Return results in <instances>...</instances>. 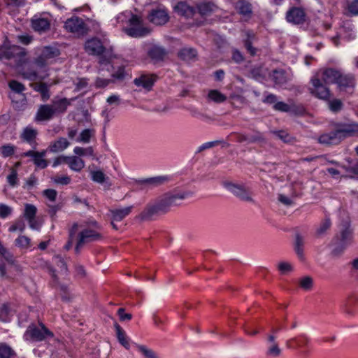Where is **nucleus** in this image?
Masks as SVG:
<instances>
[{"label":"nucleus","mask_w":358,"mask_h":358,"mask_svg":"<svg viewBox=\"0 0 358 358\" xmlns=\"http://www.w3.org/2000/svg\"><path fill=\"white\" fill-rule=\"evenodd\" d=\"M108 43L109 41L106 38L92 37L85 41L84 49L89 55L99 57L101 65H106L110 63Z\"/></svg>","instance_id":"nucleus-1"},{"label":"nucleus","mask_w":358,"mask_h":358,"mask_svg":"<svg viewBox=\"0 0 358 358\" xmlns=\"http://www.w3.org/2000/svg\"><path fill=\"white\" fill-rule=\"evenodd\" d=\"M357 131H358V124H341L335 130L320 135L318 142L323 145H338L345 138L352 136Z\"/></svg>","instance_id":"nucleus-2"},{"label":"nucleus","mask_w":358,"mask_h":358,"mask_svg":"<svg viewBox=\"0 0 358 358\" xmlns=\"http://www.w3.org/2000/svg\"><path fill=\"white\" fill-rule=\"evenodd\" d=\"M82 229L78 235V240L75 247V252L79 254L80 248L86 243L96 241L101 238V234L97 231L100 229L99 225L96 221H92L87 223L86 226L78 224V228Z\"/></svg>","instance_id":"nucleus-3"},{"label":"nucleus","mask_w":358,"mask_h":358,"mask_svg":"<svg viewBox=\"0 0 358 358\" xmlns=\"http://www.w3.org/2000/svg\"><path fill=\"white\" fill-rule=\"evenodd\" d=\"M334 248L331 254L338 257L353 242V231L349 225H343L333 239Z\"/></svg>","instance_id":"nucleus-4"},{"label":"nucleus","mask_w":358,"mask_h":358,"mask_svg":"<svg viewBox=\"0 0 358 358\" xmlns=\"http://www.w3.org/2000/svg\"><path fill=\"white\" fill-rule=\"evenodd\" d=\"M187 196V194L185 192L167 194L154 201L162 215L166 213L172 206L178 205V201L184 199Z\"/></svg>","instance_id":"nucleus-5"},{"label":"nucleus","mask_w":358,"mask_h":358,"mask_svg":"<svg viewBox=\"0 0 358 358\" xmlns=\"http://www.w3.org/2000/svg\"><path fill=\"white\" fill-rule=\"evenodd\" d=\"M129 25L124 30L128 36L133 38L144 37L151 32L150 29L143 26L141 18L136 15H132L129 20Z\"/></svg>","instance_id":"nucleus-6"},{"label":"nucleus","mask_w":358,"mask_h":358,"mask_svg":"<svg viewBox=\"0 0 358 358\" xmlns=\"http://www.w3.org/2000/svg\"><path fill=\"white\" fill-rule=\"evenodd\" d=\"M53 336V333L41 322L39 323L38 327L29 326L24 334L27 340L36 342L52 338Z\"/></svg>","instance_id":"nucleus-7"},{"label":"nucleus","mask_w":358,"mask_h":358,"mask_svg":"<svg viewBox=\"0 0 358 358\" xmlns=\"http://www.w3.org/2000/svg\"><path fill=\"white\" fill-rule=\"evenodd\" d=\"M310 83L311 87H309V91L311 94L320 99L329 100L331 93L328 85H326L316 76L311 78Z\"/></svg>","instance_id":"nucleus-8"},{"label":"nucleus","mask_w":358,"mask_h":358,"mask_svg":"<svg viewBox=\"0 0 358 358\" xmlns=\"http://www.w3.org/2000/svg\"><path fill=\"white\" fill-rule=\"evenodd\" d=\"M224 187L240 199L247 202L253 203L254 200L252 197V192L245 185L236 184L231 182L224 183Z\"/></svg>","instance_id":"nucleus-9"},{"label":"nucleus","mask_w":358,"mask_h":358,"mask_svg":"<svg viewBox=\"0 0 358 358\" xmlns=\"http://www.w3.org/2000/svg\"><path fill=\"white\" fill-rule=\"evenodd\" d=\"M64 28L69 32L83 36L87 34L88 29L84 20L77 16H73L67 19Z\"/></svg>","instance_id":"nucleus-10"},{"label":"nucleus","mask_w":358,"mask_h":358,"mask_svg":"<svg viewBox=\"0 0 358 358\" xmlns=\"http://www.w3.org/2000/svg\"><path fill=\"white\" fill-rule=\"evenodd\" d=\"M59 50L53 47H44L39 55L35 59L34 63L38 68H44L49 65L52 60L59 56Z\"/></svg>","instance_id":"nucleus-11"},{"label":"nucleus","mask_w":358,"mask_h":358,"mask_svg":"<svg viewBox=\"0 0 358 358\" xmlns=\"http://www.w3.org/2000/svg\"><path fill=\"white\" fill-rule=\"evenodd\" d=\"M1 59H15L17 63L22 62L25 56V51L17 45H13L8 48L0 49Z\"/></svg>","instance_id":"nucleus-12"},{"label":"nucleus","mask_w":358,"mask_h":358,"mask_svg":"<svg viewBox=\"0 0 358 358\" xmlns=\"http://www.w3.org/2000/svg\"><path fill=\"white\" fill-rule=\"evenodd\" d=\"M336 84L340 91L352 94L355 86V79L351 74L341 73Z\"/></svg>","instance_id":"nucleus-13"},{"label":"nucleus","mask_w":358,"mask_h":358,"mask_svg":"<svg viewBox=\"0 0 358 358\" xmlns=\"http://www.w3.org/2000/svg\"><path fill=\"white\" fill-rule=\"evenodd\" d=\"M148 19L151 23L162 26L169 22V15L164 9H152L150 12Z\"/></svg>","instance_id":"nucleus-14"},{"label":"nucleus","mask_w":358,"mask_h":358,"mask_svg":"<svg viewBox=\"0 0 358 358\" xmlns=\"http://www.w3.org/2000/svg\"><path fill=\"white\" fill-rule=\"evenodd\" d=\"M162 215L155 201L148 203L142 212L136 217L141 222L152 220L154 216Z\"/></svg>","instance_id":"nucleus-15"},{"label":"nucleus","mask_w":358,"mask_h":358,"mask_svg":"<svg viewBox=\"0 0 358 358\" xmlns=\"http://www.w3.org/2000/svg\"><path fill=\"white\" fill-rule=\"evenodd\" d=\"M286 20L294 24H303L306 21V13L299 7H292L286 13Z\"/></svg>","instance_id":"nucleus-16"},{"label":"nucleus","mask_w":358,"mask_h":358,"mask_svg":"<svg viewBox=\"0 0 358 358\" xmlns=\"http://www.w3.org/2000/svg\"><path fill=\"white\" fill-rule=\"evenodd\" d=\"M341 72L333 69H326L318 71L315 76L324 82L326 85L336 83Z\"/></svg>","instance_id":"nucleus-17"},{"label":"nucleus","mask_w":358,"mask_h":358,"mask_svg":"<svg viewBox=\"0 0 358 358\" xmlns=\"http://www.w3.org/2000/svg\"><path fill=\"white\" fill-rule=\"evenodd\" d=\"M31 24L32 29L41 34L48 31L50 29V21L45 17L34 16L31 20Z\"/></svg>","instance_id":"nucleus-18"},{"label":"nucleus","mask_w":358,"mask_h":358,"mask_svg":"<svg viewBox=\"0 0 358 358\" xmlns=\"http://www.w3.org/2000/svg\"><path fill=\"white\" fill-rule=\"evenodd\" d=\"M8 87L13 92V93L9 94V98L12 102L15 103L17 105L18 104V102L15 101L16 94H18L22 98V101L25 100V96L23 94V92L26 90V87L22 83L17 80H12L9 81Z\"/></svg>","instance_id":"nucleus-19"},{"label":"nucleus","mask_w":358,"mask_h":358,"mask_svg":"<svg viewBox=\"0 0 358 358\" xmlns=\"http://www.w3.org/2000/svg\"><path fill=\"white\" fill-rule=\"evenodd\" d=\"M55 114L50 104L41 105L36 113L35 121L43 122L51 120Z\"/></svg>","instance_id":"nucleus-20"},{"label":"nucleus","mask_w":358,"mask_h":358,"mask_svg":"<svg viewBox=\"0 0 358 358\" xmlns=\"http://www.w3.org/2000/svg\"><path fill=\"white\" fill-rule=\"evenodd\" d=\"M248 144H258L263 146L267 144V139L264 133L257 129H252V133L247 134Z\"/></svg>","instance_id":"nucleus-21"},{"label":"nucleus","mask_w":358,"mask_h":358,"mask_svg":"<svg viewBox=\"0 0 358 358\" xmlns=\"http://www.w3.org/2000/svg\"><path fill=\"white\" fill-rule=\"evenodd\" d=\"M37 134L38 131L36 129H34L32 127H27L20 134V138L35 148L37 145L36 142Z\"/></svg>","instance_id":"nucleus-22"},{"label":"nucleus","mask_w":358,"mask_h":358,"mask_svg":"<svg viewBox=\"0 0 358 358\" xmlns=\"http://www.w3.org/2000/svg\"><path fill=\"white\" fill-rule=\"evenodd\" d=\"M174 11L178 15L183 16L186 18L193 17L195 10L193 7L189 6L187 3L183 1L178 2L173 7Z\"/></svg>","instance_id":"nucleus-23"},{"label":"nucleus","mask_w":358,"mask_h":358,"mask_svg":"<svg viewBox=\"0 0 358 358\" xmlns=\"http://www.w3.org/2000/svg\"><path fill=\"white\" fill-rule=\"evenodd\" d=\"M133 208V206H129L122 208L110 210V213L111 214V220L116 222L122 221L131 213Z\"/></svg>","instance_id":"nucleus-24"},{"label":"nucleus","mask_w":358,"mask_h":358,"mask_svg":"<svg viewBox=\"0 0 358 358\" xmlns=\"http://www.w3.org/2000/svg\"><path fill=\"white\" fill-rule=\"evenodd\" d=\"M70 101L66 98L56 99L52 101V106L54 113L56 115L62 114L66 112L67 107L70 105Z\"/></svg>","instance_id":"nucleus-25"},{"label":"nucleus","mask_w":358,"mask_h":358,"mask_svg":"<svg viewBox=\"0 0 358 358\" xmlns=\"http://www.w3.org/2000/svg\"><path fill=\"white\" fill-rule=\"evenodd\" d=\"M346 162L348 164H341V167L348 173L347 177L358 178V161L347 159Z\"/></svg>","instance_id":"nucleus-26"},{"label":"nucleus","mask_w":358,"mask_h":358,"mask_svg":"<svg viewBox=\"0 0 358 358\" xmlns=\"http://www.w3.org/2000/svg\"><path fill=\"white\" fill-rule=\"evenodd\" d=\"M69 145L70 143L66 138L61 137L52 142L48 146V150L50 152L56 153L64 150Z\"/></svg>","instance_id":"nucleus-27"},{"label":"nucleus","mask_w":358,"mask_h":358,"mask_svg":"<svg viewBox=\"0 0 358 358\" xmlns=\"http://www.w3.org/2000/svg\"><path fill=\"white\" fill-rule=\"evenodd\" d=\"M304 244H305V241H304L303 237L299 234H296L294 245V250L298 258L301 262L305 261V256H304V253H303Z\"/></svg>","instance_id":"nucleus-28"},{"label":"nucleus","mask_w":358,"mask_h":358,"mask_svg":"<svg viewBox=\"0 0 358 358\" xmlns=\"http://www.w3.org/2000/svg\"><path fill=\"white\" fill-rule=\"evenodd\" d=\"M166 53L167 52L164 48L158 45L151 47L148 52L149 57L157 62L163 60L166 57Z\"/></svg>","instance_id":"nucleus-29"},{"label":"nucleus","mask_w":358,"mask_h":358,"mask_svg":"<svg viewBox=\"0 0 358 358\" xmlns=\"http://www.w3.org/2000/svg\"><path fill=\"white\" fill-rule=\"evenodd\" d=\"M66 164L76 172H80L85 167V162L78 156H67Z\"/></svg>","instance_id":"nucleus-30"},{"label":"nucleus","mask_w":358,"mask_h":358,"mask_svg":"<svg viewBox=\"0 0 358 358\" xmlns=\"http://www.w3.org/2000/svg\"><path fill=\"white\" fill-rule=\"evenodd\" d=\"M168 181V178L166 176H157L153 178H146L141 181V184L145 187L153 188L162 185Z\"/></svg>","instance_id":"nucleus-31"},{"label":"nucleus","mask_w":358,"mask_h":358,"mask_svg":"<svg viewBox=\"0 0 358 358\" xmlns=\"http://www.w3.org/2000/svg\"><path fill=\"white\" fill-rule=\"evenodd\" d=\"M155 81V76L143 75L139 78H135L134 80L136 86H142L143 87L150 90Z\"/></svg>","instance_id":"nucleus-32"},{"label":"nucleus","mask_w":358,"mask_h":358,"mask_svg":"<svg viewBox=\"0 0 358 358\" xmlns=\"http://www.w3.org/2000/svg\"><path fill=\"white\" fill-rule=\"evenodd\" d=\"M271 77L275 84L278 85H282L288 80L286 71L284 69L273 70L271 73Z\"/></svg>","instance_id":"nucleus-33"},{"label":"nucleus","mask_w":358,"mask_h":358,"mask_svg":"<svg viewBox=\"0 0 358 358\" xmlns=\"http://www.w3.org/2000/svg\"><path fill=\"white\" fill-rule=\"evenodd\" d=\"M178 56L183 61L191 62L195 60L197 52L192 48H183L179 50Z\"/></svg>","instance_id":"nucleus-34"},{"label":"nucleus","mask_w":358,"mask_h":358,"mask_svg":"<svg viewBox=\"0 0 358 358\" xmlns=\"http://www.w3.org/2000/svg\"><path fill=\"white\" fill-rule=\"evenodd\" d=\"M31 87L35 90L38 92L41 95V99L43 101H46L50 97V90L48 85L45 83H36L34 84H31Z\"/></svg>","instance_id":"nucleus-35"},{"label":"nucleus","mask_w":358,"mask_h":358,"mask_svg":"<svg viewBox=\"0 0 358 358\" xmlns=\"http://www.w3.org/2000/svg\"><path fill=\"white\" fill-rule=\"evenodd\" d=\"M115 328L116 331V336L120 343L126 349H129L130 345L129 338L124 329L117 323L115 324Z\"/></svg>","instance_id":"nucleus-36"},{"label":"nucleus","mask_w":358,"mask_h":358,"mask_svg":"<svg viewBox=\"0 0 358 358\" xmlns=\"http://www.w3.org/2000/svg\"><path fill=\"white\" fill-rule=\"evenodd\" d=\"M217 7L212 2H203L198 5L199 13L202 16L210 15L217 10Z\"/></svg>","instance_id":"nucleus-37"},{"label":"nucleus","mask_w":358,"mask_h":358,"mask_svg":"<svg viewBox=\"0 0 358 358\" xmlns=\"http://www.w3.org/2000/svg\"><path fill=\"white\" fill-rule=\"evenodd\" d=\"M236 8L238 12L245 16H249L252 13V6L245 0H240L236 3Z\"/></svg>","instance_id":"nucleus-38"},{"label":"nucleus","mask_w":358,"mask_h":358,"mask_svg":"<svg viewBox=\"0 0 358 358\" xmlns=\"http://www.w3.org/2000/svg\"><path fill=\"white\" fill-rule=\"evenodd\" d=\"M22 76L24 79L29 80L30 81H35L36 80H43L48 75H38L36 71L29 69L24 71L22 73Z\"/></svg>","instance_id":"nucleus-39"},{"label":"nucleus","mask_w":358,"mask_h":358,"mask_svg":"<svg viewBox=\"0 0 358 358\" xmlns=\"http://www.w3.org/2000/svg\"><path fill=\"white\" fill-rule=\"evenodd\" d=\"M139 352L142 354L144 358H159L157 354L150 348L143 345H136Z\"/></svg>","instance_id":"nucleus-40"},{"label":"nucleus","mask_w":358,"mask_h":358,"mask_svg":"<svg viewBox=\"0 0 358 358\" xmlns=\"http://www.w3.org/2000/svg\"><path fill=\"white\" fill-rule=\"evenodd\" d=\"M331 226V220L329 217H325L320 224V226L316 230V236L320 237L324 235L328 229Z\"/></svg>","instance_id":"nucleus-41"},{"label":"nucleus","mask_w":358,"mask_h":358,"mask_svg":"<svg viewBox=\"0 0 358 358\" xmlns=\"http://www.w3.org/2000/svg\"><path fill=\"white\" fill-rule=\"evenodd\" d=\"M15 356V351L8 345L0 343V358H12Z\"/></svg>","instance_id":"nucleus-42"},{"label":"nucleus","mask_w":358,"mask_h":358,"mask_svg":"<svg viewBox=\"0 0 358 358\" xmlns=\"http://www.w3.org/2000/svg\"><path fill=\"white\" fill-rule=\"evenodd\" d=\"M248 38L244 41V46L250 54L251 56H255L257 54V49L252 45V38L255 37L252 32L248 31L247 33Z\"/></svg>","instance_id":"nucleus-43"},{"label":"nucleus","mask_w":358,"mask_h":358,"mask_svg":"<svg viewBox=\"0 0 358 358\" xmlns=\"http://www.w3.org/2000/svg\"><path fill=\"white\" fill-rule=\"evenodd\" d=\"M208 98L216 103H222L227 99V96L224 94L216 90L209 92Z\"/></svg>","instance_id":"nucleus-44"},{"label":"nucleus","mask_w":358,"mask_h":358,"mask_svg":"<svg viewBox=\"0 0 358 358\" xmlns=\"http://www.w3.org/2000/svg\"><path fill=\"white\" fill-rule=\"evenodd\" d=\"M94 130L92 129H85L80 134L79 138L77 139L78 142L87 143L90 141V138L94 135Z\"/></svg>","instance_id":"nucleus-45"},{"label":"nucleus","mask_w":358,"mask_h":358,"mask_svg":"<svg viewBox=\"0 0 358 358\" xmlns=\"http://www.w3.org/2000/svg\"><path fill=\"white\" fill-rule=\"evenodd\" d=\"M37 212L36 207L32 204H26L24 208V216L27 220H33L36 217Z\"/></svg>","instance_id":"nucleus-46"},{"label":"nucleus","mask_w":358,"mask_h":358,"mask_svg":"<svg viewBox=\"0 0 358 358\" xmlns=\"http://www.w3.org/2000/svg\"><path fill=\"white\" fill-rule=\"evenodd\" d=\"M0 255L1 257L9 264H13L15 262V259L11 252H10L1 243H0Z\"/></svg>","instance_id":"nucleus-47"},{"label":"nucleus","mask_w":358,"mask_h":358,"mask_svg":"<svg viewBox=\"0 0 358 358\" xmlns=\"http://www.w3.org/2000/svg\"><path fill=\"white\" fill-rule=\"evenodd\" d=\"M15 147L11 144L3 145L0 148V155L3 157H10L15 153Z\"/></svg>","instance_id":"nucleus-48"},{"label":"nucleus","mask_w":358,"mask_h":358,"mask_svg":"<svg viewBox=\"0 0 358 358\" xmlns=\"http://www.w3.org/2000/svg\"><path fill=\"white\" fill-rule=\"evenodd\" d=\"M328 105L330 110L334 113L341 110L343 106V103L341 100L338 99L329 101Z\"/></svg>","instance_id":"nucleus-49"},{"label":"nucleus","mask_w":358,"mask_h":358,"mask_svg":"<svg viewBox=\"0 0 358 358\" xmlns=\"http://www.w3.org/2000/svg\"><path fill=\"white\" fill-rule=\"evenodd\" d=\"M308 341V338L305 336H301L299 338H292L287 341V346L289 348H293L295 345L297 347H301L305 345Z\"/></svg>","instance_id":"nucleus-50"},{"label":"nucleus","mask_w":358,"mask_h":358,"mask_svg":"<svg viewBox=\"0 0 358 358\" xmlns=\"http://www.w3.org/2000/svg\"><path fill=\"white\" fill-rule=\"evenodd\" d=\"M78 229V224L75 222L73 224L71 228L69 229V240L68 243L64 246L65 249L69 250L72 246L73 238L75 236L77 230Z\"/></svg>","instance_id":"nucleus-51"},{"label":"nucleus","mask_w":358,"mask_h":358,"mask_svg":"<svg viewBox=\"0 0 358 358\" xmlns=\"http://www.w3.org/2000/svg\"><path fill=\"white\" fill-rule=\"evenodd\" d=\"M73 152L76 155H77L78 156H83V155L93 156V155H94V150L92 147H88L87 148H83L81 147H76L73 149Z\"/></svg>","instance_id":"nucleus-52"},{"label":"nucleus","mask_w":358,"mask_h":358,"mask_svg":"<svg viewBox=\"0 0 358 358\" xmlns=\"http://www.w3.org/2000/svg\"><path fill=\"white\" fill-rule=\"evenodd\" d=\"M279 139L285 143H289L292 141V136L284 130L273 131H272Z\"/></svg>","instance_id":"nucleus-53"},{"label":"nucleus","mask_w":358,"mask_h":358,"mask_svg":"<svg viewBox=\"0 0 358 358\" xmlns=\"http://www.w3.org/2000/svg\"><path fill=\"white\" fill-rule=\"evenodd\" d=\"M10 309L6 304H3L0 307V321L6 322L9 320Z\"/></svg>","instance_id":"nucleus-54"},{"label":"nucleus","mask_w":358,"mask_h":358,"mask_svg":"<svg viewBox=\"0 0 358 358\" xmlns=\"http://www.w3.org/2000/svg\"><path fill=\"white\" fill-rule=\"evenodd\" d=\"M15 245L22 248H27L30 245V239L26 236H20L15 239Z\"/></svg>","instance_id":"nucleus-55"},{"label":"nucleus","mask_w":358,"mask_h":358,"mask_svg":"<svg viewBox=\"0 0 358 358\" xmlns=\"http://www.w3.org/2000/svg\"><path fill=\"white\" fill-rule=\"evenodd\" d=\"M42 194L50 201L55 202L57 196V192L53 189H46L43 191Z\"/></svg>","instance_id":"nucleus-56"},{"label":"nucleus","mask_w":358,"mask_h":358,"mask_svg":"<svg viewBox=\"0 0 358 358\" xmlns=\"http://www.w3.org/2000/svg\"><path fill=\"white\" fill-rule=\"evenodd\" d=\"M299 285L305 290H310L313 287V279L310 276H306L301 279Z\"/></svg>","instance_id":"nucleus-57"},{"label":"nucleus","mask_w":358,"mask_h":358,"mask_svg":"<svg viewBox=\"0 0 358 358\" xmlns=\"http://www.w3.org/2000/svg\"><path fill=\"white\" fill-rule=\"evenodd\" d=\"M92 180L98 183H103L106 179L105 174L101 171H92Z\"/></svg>","instance_id":"nucleus-58"},{"label":"nucleus","mask_w":358,"mask_h":358,"mask_svg":"<svg viewBox=\"0 0 358 358\" xmlns=\"http://www.w3.org/2000/svg\"><path fill=\"white\" fill-rule=\"evenodd\" d=\"M7 181L11 187H15L17 184V173L15 169H11L10 174L7 176Z\"/></svg>","instance_id":"nucleus-59"},{"label":"nucleus","mask_w":358,"mask_h":358,"mask_svg":"<svg viewBox=\"0 0 358 358\" xmlns=\"http://www.w3.org/2000/svg\"><path fill=\"white\" fill-rule=\"evenodd\" d=\"M231 137L234 138V141L237 143H248V137L247 134L244 133H239V132H234L230 134Z\"/></svg>","instance_id":"nucleus-60"},{"label":"nucleus","mask_w":358,"mask_h":358,"mask_svg":"<svg viewBox=\"0 0 358 358\" xmlns=\"http://www.w3.org/2000/svg\"><path fill=\"white\" fill-rule=\"evenodd\" d=\"M231 59L236 64H241L245 60L244 56L237 49L232 50Z\"/></svg>","instance_id":"nucleus-61"},{"label":"nucleus","mask_w":358,"mask_h":358,"mask_svg":"<svg viewBox=\"0 0 358 358\" xmlns=\"http://www.w3.org/2000/svg\"><path fill=\"white\" fill-rule=\"evenodd\" d=\"M25 229V224L22 220H18L16 221L13 225H11L8 231L10 232H15L17 230H19L20 231H23Z\"/></svg>","instance_id":"nucleus-62"},{"label":"nucleus","mask_w":358,"mask_h":358,"mask_svg":"<svg viewBox=\"0 0 358 358\" xmlns=\"http://www.w3.org/2000/svg\"><path fill=\"white\" fill-rule=\"evenodd\" d=\"M12 208L4 204L0 203V217L6 218L12 213Z\"/></svg>","instance_id":"nucleus-63"},{"label":"nucleus","mask_w":358,"mask_h":358,"mask_svg":"<svg viewBox=\"0 0 358 358\" xmlns=\"http://www.w3.org/2000/svg\"><path fill=\"white\" fill-rule=\"evenodd\" d=\"M278 269L282 274H285L291 272L293 270V267L290 263L282 262L279 263Z\"/></svg>","instance_id":"nucleus-64"}]
</instances>
